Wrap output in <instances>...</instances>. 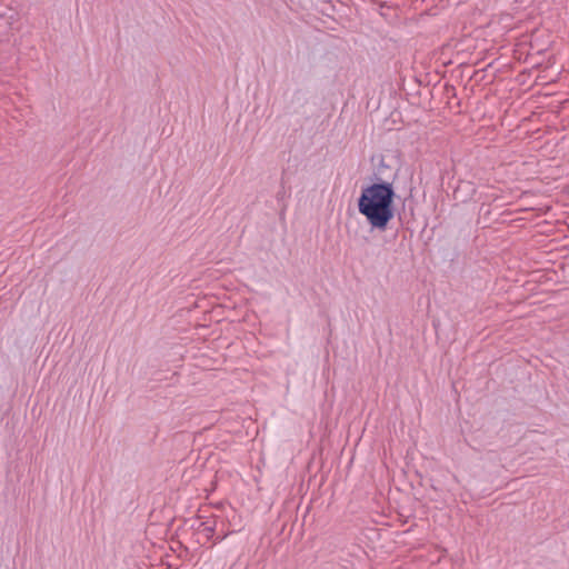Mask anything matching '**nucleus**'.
<instances>
[{
	"label": "nucleus",
	"instance_id": "obj_1",
	"mask_svg": "<svg viewBox=\"0 0 569 569\" xmlns=\"http://www.w3.org/2000/svg\"><path fill=\"white\" fill-rule=\"evenodd\" d=\"M393 189L389 183H373L362 190L358 209L372 228L385 230L393 218Z\"/></svg>",
	"mask_w": 569,
	"mask_h": 569
},
{
	"label": "nucleus",
	"instance_id": "obj_2",
	"mask_svg": "<svg viewBox=\"0 0 569 569\" xmlns=\"http://www.w3.org/2000/svg\"><path fill=\"white\" fill-rule=\"evenodd\" d=\"M0 20H4L7 27L11 28L17 21V13L12 9H8L6 12L0 13Z\"/></svg>",
	"mask_w": 569,
	"mask_h": 569
}]
</instances>
